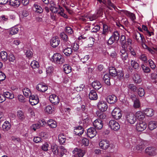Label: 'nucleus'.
Returning <instances> with one entry per match:
<instances>
[{"label": "nucleus", "mask_w": 157, "mask_h": 157, "mask_svg": "<svg viewBox=\"0 0 157 157\" xmlns=\"http://www.w3.org/2000/svg\"><path fill=\"white\" fill-rule=\"evenodd\" d=\"M49 100L52 103L55 105L58 104L59 101L58 97L55 94L50 95Z\"/></svg>", "instance_id": "11"}, {"label": "nucleus", "mask_w": 157, "mask_h": 157, "mask_svg": "<svg viewBox=\"0 0 157 157\" xmlns=\"http://www.w3.org/2000/svg\"><path fill=\"white\" fill-rule=\"evenodd\" d=\"M148 126L151 130H153L157 127V122L156 121H151L149 122Z\"/></svg>", "instance_id": "25"}, {"label": "nucleus", "mask_w": 157, "mask_h": 157, "mask_svg": "<svg viewBox=\"0 0 157 157\" xmlns=\"http://www.w3.org/2000/svg\"><path fill=\"white\" fill-rule=\"evenodd\" d=\"M97 132L95 129L94 128H90L87 129V134L90 138H92L95 136Z\"/></svg>", "instance_id": "12"}, {"label": "nucleus", "mask_w": 157, "mask_h": 157, "mask_svg": "<svg viewBox=\"0 0 157 157\" xmlns=\"http://www.w3.org/2000/svg\"><path fill=\"white\" fill-rule=\"evenodd\" d=\"M51 149L53 153L55 155L59 154V151L58 146L55 144H53L51 146Z\"/></svg>", "instance_id": "32"}, {"label": "nucleus", "mask_w": 157, "mask_h": 157, "mask_svg": "<svg viewBox=\"0 0 157 157\" xmlns=\"http://www.w3.org/2000/svg\"><path fill=\"white\" fill-rule=\"evenodd\" d=\"M124 12L125 14L129 17L132 21H134L136 19V16L134 14L127 11H125Z\"/></svg>", "instance_id": "33"}, {"label": "nucleus", "mask_w": 157, "mask_h": 157, "mask_svg": "<svg viewBox=\"0 0 157 157\" xmlns=\"http://www.w3.org/2000/svg\"><path fill=\"white\" fill-rule=\"evenodd\" d=\"M147 124L145 122L141 121L136 125V130L139 132H142L145 129Z\"/></svg>", "instance_id": "10"}, {"label": "nucleus", "mask_w": 157, "mask_h": 157, "mask_svg": "<svg viewBox=\"0 0 157 157\" xmlns=\"http://www.w3.org/2000/svg\"><path fill=\"white\" fill-rule=\"evenodd\" d=\"M120 37L119 33L117 31H114L112 36L109 39L107 43L111 45L114 43V41L118 42Z\"/></svg>", "instance_id": "2"}, {"label": "nucleus", "mask_w": 157, "mask_h": 157, "mask_svg": "<svg viewBox=\"0 0 157 157\" xmlns=\"http://www.w3.org/2000/svg\"><path fill=\"white\" fill-rule=\"evenodd\" d=\"M58 139L60 144H63L65 143L66 141L65 136H64L63 133L60 134L59 135Z\"/></svg>", "instance_id": "35"}, {"label": "nucleus", "mask_w": 157, "mask_h": 157, "mask_svg": "<svg viewBox=\"0 0 157 157\" xmlns=\"http://www.w3.org/2000/svg\"><path fill=\"white\" fill-rule=\"evenodd\" d=\"M63 68V71L66 73L68 74L71 71V67L68 64L64 65Z\"/></svg>", "instance_id": "36"}, {"label": "nucleus", "mask_w": 157, "mask_h": 157, "mask_svg": "<svg viewBox=\"0 0 157 157\" xmlns=\"http://www.w3.org/2000/svg\"><path fill=\"white\" fill-rule=\"evenodd\" d=\"M134 38L139 43H143L145 40L143 35L138 32L135 33L134 36Z\"/></svg>", "instance_id": "7"}, {"label": "nucleus", "mask_w": 157, "mask_h": 157, "mask_svg": "<svg viewBox=\"0 0 157 157\" xmlns=\"http://www.w3.org/2000/svg\"><path fill=\"white\" fill-rule=\"evenodd\" d=\"M84 129L81 125L76 127L74 130L75 133L78 136L82 135L83 133Z\"/></svg>", "instance_id": "16"}, {"label": "nucleus", "mask_w": 157, "mask_h": 157, "mask_svg": "<svg viewBox=\"0 0 157 157\" xmlns=\"http://www.w3.org/2000/svg\"><path fill=\"white\" fill-rule=\"evenodd\" d=\"M141 67L144 72L149 73L150 72V68L149 67L145 66L144 64H141Z\"/></svg>", "instance_id": "46"}, {"label": "nucleus", "mask_w": 157, "mask_h": 157, "mask_svg": "<svg viewBox=\"0 0 157 157\" xmlns=\"http://www.w3.org/2000/svg\"><path fill=\"white\" fill-rule=\"evenodd\" d=\"M60 40L59 39L56 37H53L51 40V46L54 48L57 47L59 44Z\"/></svg>", "instance_id": "17"}, {"label": "nucleus", "mask_w": 157, "mask_h": 157, "mask_svg": "<svg viewBox=\"0 0 157 157\" xmlns=\"http://www.w3.org/2000/svg\"><path fill=\"white\" fill-rule=\"evenodd\" d=\"M73 152L77 154L79 157H82L85 155V152L84 150H82L81 149L76 148L73 151Z\"/></svg>", "instance_id": "20"}, {"label": "nucleus", "mask_w": 157, "mask_h": 157, "mask_svg": "<svg viewBox=\"0 0 157 157\" xmlns=\"http://www.w3.org/2000/svg\"><path fill=\"white\" fill-rule=\"evenodd\" d=\"M148 62L151 68L152 69H155L156 67V65L154 62L151 59L148 60Z\"/></svg>", "instance_id": "60"}, {"label": "nucleus", "mask_w": 157, "mask_h": 157, "mask_svg": "<svg viewBox=\"0 0 157 157\" xmlns=\"http://www.w3.org/2000/svg\"><path fill=\"white\" fill-rule=\"evenodd\" d=\"M131 64L132 67L135 69L137 70L139 69V65L138 63L135 60H132L131 61Z\"/></svg>", "instance_id": "39"}, {"label": "nucleus", "mask_w": 157, "mask_h": 157, "mask_svg": "<svg viewBox=\"0 0 157 157\" xmlns=\"http://www.w3.org/2000/svg\"><path fill=\"white\" fill-rule=\"evenodd\" d=\"M133 79L134 82L137 83H140L142 81V79L140 75L137 74H136L134 75Z\"/></svg>", "instance_id": "27"}, {"label": "nucleus", "mask_w": 157, "mask_h": 157, "mask_svg": "<svg viewBox=\"0 0 157 157\" xmlns=\"http://www.w3.org/2000/svg\"><path fill=\"white\" fill-rule=\"evenodd\" d=\"M33 8L34 11L39 13H41L43 11V10L42 8L36 3L34 4Z\"/></svg>", "instance_id": "26"}, {"label": "nucleus", "mask_w": 157, "mask_h": 157, "mask_svg": "<svg viewBox=\"0 0 157 157\" xmlns=\"http://www.w3.org/2000/svg\"><path fill=\"white\" fill-rule=\"evenodd\" d=\"M154 111L151 108L146 109L144 110V113L148 117H151L154 115Z\"/></svg>", "instance_id": "30"}, {"label": "nucleus", "mask_w": 157, "mask_h": 157, "mask_svg": "<svg viewBox=\"0 0 157 157\" xmlns=\"http://www.w3.org/2000/svg\"><path fill=\"white\" fill-rule=\"evenodd\" d=\"M126 118V121L131 124H134L136 121V117L134 114L132 113H127Z\"/></svg>", "instance_id": "4"}, {"label": "nucleus", "mask_w": 157, "mask_h": 157, "mask_svg": "<svg viewBox=\"0 0 157 157\" xmlns=\"http://www.w3.org/2000/svg\"><path fill=\"white\" fill-rule=\"evenodd\" d=\"M50 6V10L53 13H56L58 11V9L56 7V5L54 2L53 1H50L49 3Z\"/></svg>", "instance_id": "19"}, {"label": "nucleus", "mask_w": 157, "mask_h": 157, "mask_svg": "<svg viewBox=\"0 0 157 157\" xmlns=\"http://www.w3.org/2000/svg\"><path fill=\"white\" fill-rule=\"evenodd\" d=\"M103 112L99 111H98L96 112V114L97 116L100 119H104L106 117L105 114Z\"/></svg>", "instance_id": "40"}, {"label": "nucleus", "mask_w": 157, "mask_h": 157, "mask_svg": "<svg viewBox=\"0 0 157 157\" xmlns=\"http://www.w3.org/2000/svg\"><path fill=\"white\" fill-rule=\"evenodd\" d=\"M60 36L63 40L65 41L67 40V36L64 33H61Z\"/></svg>", "instance_id": "62"}, {"label": "nucleus", "mask_w": 157, "mask_h": 157, "mask_svg": "<svg viewBox=\"0 0 157 157\" xmlns=\"http://www.w3.org/2000/svg\"><path fill=\"white\" fill-rule=\"evenodd\" d=\"M30 104L32 105H35L37 104L39 102V100L38 97H36L35 99H29Z\"/></svg>", "instance_id": "50"}, {"label": "nucleus", "mask_w": 157, "mask_h": 157, "mask_svg": "<svg viewBox=\"0 0 157 157\" xmlns=\"http://www.w3.org/2000/svg\"><path fill=\"white\" fill-rule=\"evenodd\" d=\"M8 60L10 63L13 64L15 63V57L13 54H10L9 56Z\"/></svg>", "instance_id": "44"}, {"label": "nucleus", "mask_w": 157, "mask_h": 157, "mask_svg": "<svg viewBox=\"0 0 157 157\" xmlns=\"http://www.w3.org/2000/svg\"><path fill=\"white\" fill-rule=\"evenodd\" d=\"M85 86L84 84H81L79 86H77L76 88V90L78 92L80 91L83 90L85 88Z\"/></svg>", "instance_id": "63"}, {"label": "nucleus", "mask_w": 157, "mask_h": 157, "mask_svg": "<svg viewBox=\"0 0 157 157\" xmlns=\"http://www.w3.org/2000/svg\"><path fill=\"white\" fill-rule=\"evenodd\" d=\"M140 104L139 100L138 99L134 101V107L136 108H138L140 107Z\"/></svg>", "instance_id": "59"}, {"label": "nucleus", "mask_w": 157, "mask_h": 157, "mask_svg": "<svg viewBox=\"0 0 157 157\" xmlns=\"http://www.w3.org/2000/svg\"><path fill=\"white\" fill-rule=\"evenodd\" d=\"M92 86L96 90H98L102 86L100 82L97 81H94L92 83Z\"/></svg>", "instance_id": "22"}, {"label": "nucleus", "mask_w": 157, "mask_h": 157, "mask_svg": "<svg viewBox=\"0 0 157 157\" xmlns=\"http://www.w3.org/2000/svg\"><path fill=\"white\" fill-rule=\"evenodd\" d=\"M98 109L102 111H105L108 108L106 102L104 101H100L98 105Z\"/></svg>", "instance_id": "9"}, {"label": "nucleus", "mask_w": 157, "mask_h": 157, "mask_svg": "<svg viewBox=\"0 0 157 157\" xmlns=\"http://www.w3.org/2000/svg\"><path fill=\"white\" fill-rule=\"evenodd\" d=\"M109 127L111 129L117 131L120 128V125L118 123L114 120H111L108 124Z\"/></svg>", "instance_id": "3"}, {"label": "nucleus", "mask_w": 157, "mask_h": 157, "mask_svg": "<svg viewBox=\"0 0 157 157\" xmlns=\"http://www.w3.org/2000/svg\"><path fill=\"white\" fill-rule=\"evenodd\" d=\"M145 46L146 47V48L147 49L149 52H150L151 54H153L155 53L156 48H151L148 47L146 45H145Z\"/></svg>", "instance_id": "58"}, {"label": "nucleus", "mask_w": 157, "mask_h": 157, "mask_svg": "<svg viewBox=\"0 0 157 157\" xmlns=\"http://www.w3.org/2000/svg\"><path fill=\"white\" fill-rule=\"evenodd\" d=\"M25 51L26 57L29 59H30L32 58L33 55V53L32 51L28 49L27 50L25 49Z\"/></svg>", "instance_id": "52"}, {"label": "nucleus", "mask_w": 157, "mask_h": 157, "mask_svg": "<svg viewBox=\"0 0 157 157\" xmlns=\"http://www.w3.org/2000/svg\"><path fill=\"white\" fill-rule=\"evenodd\" d=\"M19 31V29L16 26L11 28L10 31V34L13 35L17 33Z\"/></svg>", "instance_id": "43"}, {"label": "nucleus", "mask_w": 157, "mask_h": 157, "mask_svg": "<svg viewBox=\"0 0 157 157\" xmlns=\"http://www.w3.org/2000/svg\"><path fill=\"white\" fill-rule=\"evenodd\" d=\"M144 144H139L137 145L136 148V150L139 151H142L144 148Z\"/></svg>", "instance_id": "57"}, {"label": "nucleus", "mask_w": 157, "mask_h": 157, "mask_svg": "<svg viewBox=\"0 0 157 157\" xmlns=\"http://www.w3.org/2000/svg\"><path fill=\"white\" fill-rule=\"evenodd\" d=\"M103 30L102 33L103 35H106L108 33V32L109 30V28L107 25L105 24L103 25Z\"/></svg>", "instance_id": "45"}, {"label": "nucleus", "mask_w": 157, "mask_h": 157, "mask_svg": "<svg viewBox=\"0 0 157 157\" xmlns=\"http://www.w3.org/2000/svg\"><path fill=\"white\" fill-rule=\"evenodd\" d=\"M112 115L113 118L116 120L120 119L122 116L121 110L118 108H115L113 110Z\"/></svg>", "instance_id": "5"}, {"label": "nucleus", "mask_w": 157, "mask_h": 157, "mask_svg": "<svg viewBox=\"0 0 157 157\" xmlns=\"http://www.w3.org/2000/svg\"><path fill=\"white\" fill-rule=\"evenodd\" d=\"M3 96L5 97V98H6L10 99H12L14 98L13 94L8 92H4Z\"/></svg>", "instance_id": "38"}, {"label": "nucleus", "mask_w": 157, "mask_h": 157, "mask_svg": "<svg viewBox=\"0 0 157 157\" xmlns=\"http://www.w3.org/2000/svg\"><path fill=\"white\" fill-rule=\"evenodd\" d=\"M106 100L109 103L113 104L117 101V98L114 95H109L107 97Z\"/></svg>", "instance_id": "18"}, {"label": "nucleus", "mask_w": 157, "mask_h": 157, "mask_svg": "<svg viewBox=\"0 0 157 157\" xmlns=\"http://www.w3.org/2000/svg\"><path fill=\"white\" fill-rule=\"evenodd\" d=\"M11 128L10 124L7 121H6L2 125V128L4 131L9 130Z\"/></svg>", "instance_id": "29"}, {"label": "nucleus", "mask_w": 157, "mask_h": 157, "mask_svg": "<svg viewBox=\"0 0 157 157\" xmlns=\"http://www.w3.org/2000/svg\"><path fill=\"white\" fill-rule=\"evenodd\" d=\"M145 151L148 155L151 156L155 155L156 154V149L152 147H148L145 150Z\"/></svg>", "instance_id": "14"}, {"label": "nucleus", "mask_w": 157, "mask_h": 157, "mask_svg": "<svg viewBox=\"0 0 157 157\" xmlns=\"http://www.w3.org/2000/svg\"><path fill=\"white\" fill-rule=\"evenodd\" d=\"M9 3L10 6L18 7L21 4V0H10Z\"/></svg>", "instance_id": "24"}, {"label": "nucleus", "mask_w": 157, "mask_h": 157, "mask_svg": "<svg viewBox=\"0 0 157 157\" xmlns=\"http://www.w3.org/2000/svg\"><path fill=\"white\" fill-rule=\"evenodd\" d=\"M50 59L52 61L59 65L62 64L65 61L64 57L58 53L54 54Z\"/></svg>", "instance_id": "1"}, {"label": "nucleus", "mask_w": 157, "mask_h": 157, "mask_svg": "<svg viewBox=\"0 0 157 157\" xmlns=\"http://www.w3.org/2000/svg\"><path fill=\"white\" fill-rule=\"evenodd\" d=\"M36 89L39 91L44 92L48 90V87L45 84L40 83L37 85Z\"/></svg>", "instance_id": "15"}, {"label": "nucleus", "mask_w": 157, "mask_h": 157, "mask_svg": "<svg viewBox=\"0 0 157 157\" xmlns=\"http://www.w3.org/2000/svg\"><path fill=\"white\" fill-rule=\"evenodd\" d=\"M65 32L66 33L69 35L73 33L72 29L70 27H66Z\"/></svg>", "instance_id": "55"}, {"label": "nucleus", "mask_w": 157, "mask_h": 157, "mask_svg": "<svg viewBox=\"0 0 157 157\" xmlns=\"http://www.w3.org/2000/svg\"><path fill=\"white\" fill-rule=\"evenodd\" d=\"M116 76L119 80L123 79L124 76V74L123 71H117Z\"/></svg>", "instance_id": "49"}, {"label": "nucleus", "mask_w": 157, "mask_h": 157, "mask_svg": "<svg viewBox=\"0 0 157 157\" xmlns=\"http://www.w3.org/2000/svg\"><path fill=\"white\" fill-rule=\"evenodd\" d=\"M99 145L100 148L104 150L107 149L110 146L109 142L107 140H101L99 142Z\"/></svg>", "instance_id": "6"}, {"label": "nucleus", "mask_w": 157, "mask_h": 157, "mask_svg": "<svg viewBox=\"0 0 157 157\" xmlns=\"http://www.w3.org/2000/svg\"><path fill=\"white\" fill-rule=\"evenodd\" d=\"M22 90L23 94L26 97H28L29 94L31 93L29 89L28 88H25Z\"/></svg>", "instance_id": "51"}, {"label": "nucleus", "mask_w": 157, "mask_h": 157, "mask_svg": "<svg viewBox=\"0 0 157 157\" xmlns=\"http://www.w3.org/2000/svg\"><path fill=\"white\" fill-rule=\"evenodd\" d=\"M0 56L1 59L4 61H6L7 60V54L6 52H1L0 53Z\"/></svg>", "instance_id": "41"}, {"label": "nucleus", "mask_w": 157, "mask_h": 157, "mask_svg": "<svg viewBox=\"0 0 157 157\" xmlns=\"http://www.w3.org/2000/svg\"><path fill=\"white\" fill-rule=\"evenodd\" d=\"M136 118H137L139 120H142L144 118V113L141 111H138L136 113Z\"/></svg>", "instance_id": "31"}, {"label": "nucleus", "mask_w": 157, "mask_h": 157, "mask_svg": "<svg viewBox=\"0 0 157 157\" xmlns=\"http://www.w3.org/2000/svg\"><path fill=\"white\" fill-rule=\"evenodd\" d=\"M48 125L52 128H55L57 126L56 122L52 119H50L48 121Z\"/></svg>", "instance_id": "34"}, {"label": "nucleus", "mask_w": 157, "mask_h": 157, "mask_svg": "<svg viewBox=\"0 0 157 157\" xmlns=\"http://www.w3.org/2000/svg\"><path fill=\"white\" fill-rule=\"evenodd\" d=\"M30 65L33 68H35L38 67L39 63L36 61L34 60L31 63Z\"/></svg>", "instance_id": "56"}, {"label": "nucleus", "mask_w": 157, "mask_h": 157, "mask_svg": "<svg viewBox=\"0 0 157 157\" xmlns=\"http://www.w3.org/2000/svg\"><path fill=\"white\" fill-rule=\"evenodd\" d=\"M138 58L144 63H147V58L146 55L144 54H141L139 55Z\"/></svg>", "instance_id": "42"}, {"label": "nucleus", "mask_w": 157, "mask_h": 157, "mask_svg": "<svg viewBox=\"0 0 157 157\" xmlns=\"http://www.w3.org/2000/svg\"><path fill=\"white\" fill-rule=\"evenodd\" d=\"M120 42L121 44L122 48H126V40L124 35H122L120 37Z\"/></svg>", "instance_id": "23"}, {"label": "nucleus", "mask_w": 157, "mask_h": 157, "mask_svg": "<svg viewBox=\"0 0 157 157\" xmlns=\"http://www.w3.org/2000/svg\"><path fill=\"white\" fill-rule=\"evenodd\" d=\"M17 117L20 120H23L25 118L23 113L21 110L17 111Z\"/></svg>", "instance_id": "48"}, {"label": "nucleus", "mask_w": 157, "mask_h": 157, "mask_svg": "<svg viewBox=\"0 0 157 157\" xmlns=\"http://www.w3.org/2000/svg\"><path fill=\"white\" fill-rule=\"evenodd\" d=\"M107 7L109 8V10H112V9L111 8L115 7L114 6V5L113 4L111 1L110 0H107V3H106V4H105Z\"/></svg>", "instance_id": "47"}, {"label": "nucleus", "mask_w": 157, "mask_h": 157, "mask_svg": "<svg viewBox=\"0 0 157 157\" xmlns=\"http://www.w3.org/2000/svg\"><path fill=\"white\" fill-rule=\"evenodd\" d=\"M45 111L48 113L50 114L53 113L54 110L52 109L51 106L48 105L46 107L45 109Z\"/></svg>", "instance_id": "53"}, {"label": "nucleus", "mask_w": 157, "mask_h": 157, "mask_svg": "<svg viewBox=\"0 0 157 157\" xmlns=\"http://www.w3.org/2000/svg\"><path fill=\"white\" fill-rule=\"evenodd\" d=\"M73 51V50L71 48L67 47L63 49V52L66 56H70L72 54Z\"/></svg>", "instance_id": "28"}, {"label": "nucleus", "mask_w": 157, "mask_h": 157, "mask_svg": "<svg viewBox=\"0 0 157 157\" xmlns=\"http://www.w3.org/2000/svg\"><path fill=\"white\" fill-rule=\"evenodd\" d=\"M128 87L134 92L136 91V87L133 84H129L128 86Z\"/></svg>", "instance_id": "64"}, {"label": "nucleus", "mask_w": 157, "mask_h": 157, "mask_svg": "<svg viewBox=\"0 0 157 157\" xmlns=\"http://www.w3.org/2000/svg\"><path fill=\"white\" fill-rule=\"evenodd\" d=\"M94 39L93 37H90L88 40V45L90 47L92 46L94 44Z\"/></svg>", "instance_id": "61"}, {"label": "nucleus", "mask_w": 157, "mask_h": 157, "mask_svg": "<svg viewBox=\"0 0 157 157\" xmlns=\"http://www.w3.org/2000/svg\"><path fill=\"white\" fill-rule=\"evenodd\" d=\"M125 48H122V49L121 50L120 52L121 58L122 60L124 63H126L125 61L127 60L128 57V55L127 52L125 50Z\"/></svg>", "instance_id": "13"}, {"label": "nucleus", "mask_w": 157, "mask_h": 157, "mask_svg": "<svg viewBox=\"0 0 157 157\" xmlns=\"http://www.w3.org/2000/svg\"><path fill=\"white\" fill-rule=\"evenodd\" d=\"M94 127L97 129L100 130L103 127V122L100 119H97L93 123Z\"/></svg>", "instance_id": "8"}, {"label": "nucleus", "mask_w": 157, "mask_h": 157, "mask_svg": "<svg viewBox=\"0 0 157 157\" xmlns=\"http://www.w3.org/2000/svg\"><path fill=\"white\" fill-rule=\"evenodd\" d=\"M117 71L115 68L114 67L110 68L109 69V73L110 75L112 76L115 77L116 76Z\"/></svg>", "instance_id": "37"}, {"label": "nucleus", "mask_w": 157, "mask_h": 157, "mask_svg": "<svg viewBox=\"0 0 157 157\" xmlns=\"http://www.w3.org/2000/svg\"><path fill=\"white\" fill-rule=\"evenodd\" d=\"M89 98L91 100H96L98 99V95L95 90L90 91L89 94Z\"/></svg>", "instance_id": "21"}, {"label": "nucleus", "mask_w": 157, "mask_h": 157, "mask_svg": "<svg viewBox=\"0 0 157 157\" xmlns=\"http://www.w3.org/2000/svg\"><path fill=\"white\" fill-rule=\"evenodd\" d=\"M138 94L140 97L143 96L145 94L144 89L142 88H140L138 90Z\"/></svg>", "instance_id": "54"}]
</instances>
